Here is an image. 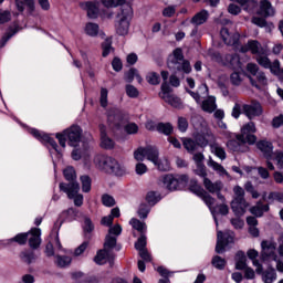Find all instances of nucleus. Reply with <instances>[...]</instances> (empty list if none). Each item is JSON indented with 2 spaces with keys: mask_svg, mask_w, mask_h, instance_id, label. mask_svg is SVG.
Instances as JSON below:
<instances>
[{
  "mask_svg": "<svg viewBox=\"0 0 283 283\" xmlns=\"http://www.w3.org/2000/svg\"><path fill=\"white\" fill-rule=\"evenodd\" d=\"M94 165L97 169H101V171L114 174L115 176H125L127 171L125 166L119 165L118 160L107 155H96L94 157Z\"/></svg>",
  "mask_w": 283,
  "mask_h": 283,
  "instance_id": "1",
  "label": "nucleus"
},
{
  "mask_svg": "<svg viewBox=\"0 0 283 283\" xmlns=\"http://www.w3.org/2000/svg\"><path fill=\"white\" fill-rule=\"evenodd\" d=\"M167 65L174 74L191 73V64L188 60H185V54H182V49L180 48L175 49L172 54L168 56Z\"/></svg>",
  "mask_w": 283,
  "mask_h": 283,
  "instance_id": "2",
  "label": "nucleus"
},
{
  "mask_svg": "<svg viewBox=\"0 0 283 283\" xmlns=\"http://www.w3.org/2000/svg\"><path fill=\"white\" fill-rule=\"evenodd\" d=\"M132 17H134V10L132 9V6L124 4L117 14V20L115 23L116 34L119 36H127V34H129Z\"/></svg>",
  "mask_w": 283,
  "mask_h": 283,
  "instance_id": "3",
  "label": "nucleus"
},
{
  "mask_svg": "<svg viewBox=\"0 0 283 283\" xmlns=\"http://www.w3.org/2000/svg\"><path fill=\"white\" fill-rule=\"evenodd\" d=\"M82 134L83 130L78 126L74 125L65 129L63 133H57L55 137L57 138L61 147L65 149V143L67 140L66 138H69V144L71 145V147H76V145L81 143Z\"/></svg>",
  "mask_w": 283,
  "mask_h": 283,
  "instance_id": "4",
  "label": "nucleus"
},
{
  "mask_svg": "<svg viewBox=\"0 0 283 283\" xmlns=\"http://www.w3.org/2000/svg\"><path fill=\"white\" fill-rule=\"evenodd\" d=\"M60 190L66 193L70 200H73L75 207H83V195L78 193L81 191L78 182L60 184Z\"/></svg>",
  "mask_w": 283,
  "mask_h": 283,
  "instance_id": "5",
  "label": "nucleus"
},
{
  "mask_svg": "<svg viewBox=\"0 0 283 283\" xmlns=\"http://www.w3.org/2000/svg\"><path fill=\"white\" fill-rule=\"evenodd\" d=\"M224 136L229 138L226 145L230 151H249V142L242 135L224 132Z\"/></svg>",
  "mask_w": 283,
  "mask_h": 283,
  "instance_id": "6",
  "label": "nucleus"
},
{
  "mask_svg": "<svg viewBox=\"0 0 283 283\" xmlns=\"http://www.w3.org/2000/svg\"><path fill=\"white\" fill-rule=\"evenodd\" d=\"M277 244L273 241L261 242V260L263 262H277Z\"/></svg>",
  "mask_w": 283,
  "mask_h": 283,
  "instance_id": "7",
  "label": "nucleus"
},
{
  "mask_svg": "<svg viewBox=\"0 0 283 283\" xmlns=\"http://www.w3.org/2000/svg\"><path fill=\"white\" fill-rule=\"evenodd\" d=\"M190 191L201 198L212 213L216 212V208H213V205H216V199L211 197V195H209L203 187L198 185V182H195L190 186Z\"/></svg>",
  "mask_w": 283,
  "mask_h": 283,
  "instance_id": "8",
  "label": "nucleus"
},
{
  "mask_svg": "<svg viewBox=\"0 0 283 283\" xmlns=\"http://www.w3.org/2000/svg\"><path fill=\"white\" fill-rule=\"evenodd\" d=\"M161 94L160 97L165 103H168L171 107H175V109H182V99H180L178 96L170 94L169 84L163 83L161 84Z\"/></svg>",
  "mask_w": 283,
  "mask_h": 283,
  "instance_id": "9",
  "label": "nucleus"
},
{
  "mask_svg": "<svg viewBox=\"0 0 283 283\" xmlns=\"http://www.w3.org/2000/svg\"><path fill=\"white\" fill-rule=\"evenodd\" d=\"M217 61L230 70H242V62H240L238 54H226L217 57Z\"/></svg>",
  "mask_w": 283,
  "mask_h": 283,
  "instance_id": "10",
  "label": "nucleus"
},
{
  "mask_svg": "<svg viewBox=\"0 0 283 283\" xmlns=\"http://www.w3.org/2000/svg\"><path fill=\"white\" fill-rule=\"evenodd\" d=\"M258 132V128H255V123L249 122L248 124L243 125L241 128V138H244L248 142V145H255L258 143V137L253 134Z\"/></svg>",
  "mask_w": 283,
  "mask_h": 283,
  "instance_id": "11",
  "label": "nucleus"
},
{
  "mask_svg": "<svg viewBox=\"0 0 283 283\" xmlns=\"http://www.w3.org/2000/svg\"><path fill=\"white\" fill-rule=\"evenodd\" d=\"M242 113L250 120H253V118H255L258 116H262V113H263L262 104H260V102H252L251 104H243Z\"/></svg>",
  "mask_w": 283,
  "mask_h": 283,
  "instance_id": "12",
  "label": "nucleus"
},
{
  "mask_svg": "<svg viewBox=\"0 0 283 283\" xmlns=\"http://www.w3.org/2000/svg\"><path fill=\"white\" fill-rule=\"evenodd\" d=\"M259 17L269 19V17H275V7L269 0H261L259 2V9L256 10Z\"/></svg>",
  "mask_w": 283,
  "mask_h": 283,
  "instance_id": "13",
  "label": "nucleus"
},
{
  "mask_svg": "<svg viewBox=\"0 0 283 283\" xmlns=\"http://www.w3.org/2000/svg\"><path fill=\"white\" fill-rule=\"evenodd\" d=\"M228 244H233V233L222 234V231L217 233V245L216 253H224V247Z\"/></svg>",
  "mask_w": 283,
  "mask_h": 283,
  "instance_id": "14",
  "label": "nucleus"
},
{
  "mask_svg": "<svg viewBox=\"0 0 283 283\" xmlns=\"http://www.w3.org/2000/svg\"><path fill=\"white\" fill-rule=\"evenodd\" d=\"M241 52H251V54H256L259 56L260 54H266V51H264V48H262V44L258 42V40H250L248 43L240 49Z\"/></svg>",
  "mask_w": 283,
  "mask_h": 283,
  "instance_id": "15",
  "label": "nucleus"
},
{
  "mask_svg": "<svg viewBox=\"0 0 283 283\" xmlns=\"http://www.w3.org/2000/svg\"><path fill=\"white\" fill-rule=\"evenodd\" d=\"M29 240V245L31 249H39L41 247V229L32 228L29 232H27Z\"/></svg>",
  "mask_w": 283,
  "mask_h": 283,
  "instance_id": "16",
  "label": "nucleus"
},
{
  "mask_svg": "<svg viewBox=\"0 0 283 283\" xmlns=\"http://www.w3.org/2000/svg\"><path fill=\"white\" fill-rule=\"evenodd\" d=\"M249 208V202L247 199L232 200L231 209L237 218H241L244 213H247V209Z\"/></svg>",
  "mask_w": 283,
  "mask_h": 283,
  "instance_id": "17",
  "label": "nucleus"
},
{
  "mask_svg": "<svg viewBox=\"0 0 283 283\" xmlns=\"http://www.w3.org/2000/svg\"><path fill=\"white\" fill-rule=\"evenodd\" d=\"M18 12H27L32 14L36 10V2L34 0H15Z\"/></svg>",
  "mask_w": 283,
  "mask_h": 283,
  "instance_id": "18",
  "label": "nucleus"
},
{
  "mask_svg": "<svg viewBox=\"0 0 283 283\" xmlns=\"http://www.w3.org/2000/svg\"><path fill=\"white\" fill-rule=\"evenodd\" d=\"M30 134H32L34 138H38V140H42V143H48L49 145L52 146V149H55L56 151H59V145L52 137H50V135L45 133H41L34 128L30 130Z\"/></svg>",
  "mask_w": 283,
  "mask_h": 283,
  "instance_id": "19",
  "label": "nucleus"
},
{
  "mask_svg": "<svg viewBox=\"0 0 283 283\" xmlns=\"http://www.w3.org/2000/svg\"><path fill=\"white\" fill-rule=\"evenodd\" d=\"M94 262L96 264H106V262H114V252L108 250H99L97 251Z\"/></svg>",
  "mask_w": 283,
  "mask_h": 283,
  "instance_id": "20",
  "label": "nucleus"
},
{
  "mask_svg": "<svg viewBox=\"0 0 283 283\" xmlns=\"http://www.w3.org/2000/svg\"><path fill=\"white\" fill-rule=\"evenodd\" d=\"M99 132H101V147L103 149H114L115 143L112 138L107 136V128L105 125H99Z\"/></svg>",
  "mask_w": 283,
  "mask_h": 283,
  "instance_id": "21",
  "label": "nucleus"
},
{
  "mask_svg": "<svg viewBox=\"0 0 283 283\" xmlns=\"http://www.w3.org/2000/svg\"><path fill=\"white\" fill-rule=\"evenodd\" d=\"M203 187L207 191H209V193H218L224 189V184H222L220 180L213 182L211 179L206 178L203 179Z\"/></svg>",
  "mask_w": 283,
  "mask_h": 283,
  "instance_id": "22",
  "label": "nucleus"
},
{
  "mask_svg": "<svg viewBox=\"0 0 283 283\" xmlns=\"http://www.w3.org/2000/svg\"><path fill=\"white\" fill-rule=\"evenodd\" d=\"M203 187L207 191H209V193H218L224 189V184H222L220 180L213 182L211 179L206 178L203 179Z\"/></svg>",
  "mask_w": 283,
  "mask_h": 283,
  "instance_id": "23",
  "label": "nucleus"
},
{
  "mask_svg": "<svg viewBox=\"0 0 283 283\" xmlns=\"http://www.w3.org/2000/svg\"><path fill=\"white\" fill-rule=\"evenodd\" d=\"M249 78H250L251 85H253V87H256V90H262V87H264L269 83V80L266 78V75L262 71L256 73L254 75V77L249 76Z\"/></svg>",
  "mask_w": 283,
  "mask_h": 283,
  "instance_id": "24",
  "label": "nucleus"
},
{
  "mask_svg": "<svg viewBox=\"0 0 283 283\" xmlns=\"http://www.w3.org/2000/svg\"><path fill=\"white\" fill-rule=\"evenodd\" d=\"M256 147L260 149V151H262L266 160H271L273 158L275 153H273V144L271 142L261 140L256 144Z\"/></svg>",
  "mask_w": 283,
  "mask_h": 283,
  "instance_id": "25",
  "label": "nucleus"
},
{
  "mask_svg": "<svg viewBox=\"0 0 283 283\" xmlns=\"http://www.w3.org/2000/svg\"><path fill=\"white\" fill-rule=\"evenodd\" d=\"M81 8L86 11L88 19H98V2H84Z\"/></svg>",
  "mask_w": 283,
  "mask_h": 283,
  "instance_id": "26",
  "label": "nucleus"
},
{
  "mask_svg": "<svg viewBox=\"0 0 283 283\" xmlns=\"http://www.w3.org/2000/svg\"><path fill=\"white\" fill-rule=\"evenodd\" d=\"M220 34L226 45H238V41H240V34L234 33L231 35L227 28H222Z\"/></svg>",
  "mask_w": 283,
  "mask_h": 283,
  "instance_id": "27",
  "label": "nucleus"
},
{
  "mask_svg": "<svg viewBox=\"0 0 283 283\" xmlns=\"http://www.w3.org/2000/svg\"><path fill=\"white\" fill-rule=\"evenodd\" d=\"M161 185L165 189H168V191H176L177 189H180L178 186V180L174 175H166L161 177Z\"/></svg>",
  "mask_w": 283,
  "mask_h": 283,
  "instance_id": "28",
  "label": "nucleus"
},
{
  "mask_svg": "<svg viewBox=\"0 0 283 283\" xmlns=\"http://www.w3.org/2000/svg\"><path fill=\"white\" fill-rule=\"evenodd\" d=\"M195 140L199 147H207L209 145V140H216V136L211 130H208L206 134L197 133L195 135Z\"/></svg>",
  "mask_w": 283,
  "mask_h": 283,
  "instance_id": "29",
  "label": "nucleus"
},
{
  "mask_svg": "<svg viewBox=\"0 0 283 283\" xmlns=\"http://www.w3.org/2000/svg\"><path fill=\"white\" fill-rule=\"evenodd\" d=\"M201 108L208 114H213V112L218 109V104H216V96H208V98L203 99Z\"/></svg>",
  "mask_w": 283,
  "mask_h": 283,
  "instance_id": "30",
  "label": "nucleus"
},
{
  "mask_svg": "<svg viewBox=\"0 0 283 283\" xmlns=\"http://www.w3.org/2000/svg\"><path fill=\"white\" fill-rule=\"evenodd\" d=\"M211 154H214L219 160H227V150L220 144L212 142L209 144Z\"/></svg>",
  "mask_w": 283,
  "mask_h": 283,
  "instance_id": "31",
  "label": "nucleus"
},
{
  "mask_svg": "<svg viewBox=\"0 0 283 283\" xmlns=\"http://www.w3.org/2000/svg\"><path fill=\"white\" fill-rule=\"evenodd\" d=\"M269 209H270L269 205H264L262 203V201H259L256 202L255 206L250 208V213H252V216H255V218H262L264 213L269 211Z\"/></svg>",
  "mask_w": 283,
  "mask_h": 283,
  "instance_id": "32",
  "label": "nucleus"
},
{
  "mask_svg": "<svg viewBox=\"0 0 283 283\" xmlns=\"http://www.w3.org/2000/svg\"><path fill=\"white\" fill-rule=\"evenodd\" d=\"M235 3H239L245 10V12H249L250 14H253L255 12V8H258V2L254 0H231Z\"/></svg>",
  "mask_w": 283,
  "mask_h": 283,
  "instance_id": "33",
  "label": "nucleus"
},
{
  "mask_svg": "<svg viewBox=\"0 0 283 283\" xmlns=\"http://www.w3.org/2000/svg\"><path fill=\"white\" fill-rule=\"evenodd\" d=\"M207 19H209V11L201 10L200 12L193 15L190 23H192V25L196 27L202 25L203 23H207Z\"/></svg>",
  "mask_w": 283,
  "mask_h": 283,
  "instance_id": "34",
  "label": "nucleus"
},
{
  "mask_svg": "<svg viewBox=\"0 0 283 283\" xmlns=\"http://www.w3.org/2000/svg\"><path fill=\"white\" fill-rule=\"evenodd\" d=\"M234 260H235L237 271H244V269L248 268V265H247V254H244L243 251L237 252Z\"/></svg>",
  "mask_w": 283,
  "mask_h": 283,
  "instance_id": "35",
  "label": "nucleus"
},
{
  "mask_svg": "<svg viewBox=\"0 0 283 283\" xmlns=\"http://www.w3.org/2000/svg\"><path fill=\"white\" fill-rule=\"evenodd\" d=\"M122 118H123V115L120 114V111H118L116 108H113V109L108 111V113H107V120L112 125H119Z\"/></svg>",
  "mask_w": 283,
  "mask_h": 283,
  "instance_id": "36",
  "label": "nucleus"
},
{
  "mask_svg": "<svg viewBox=\"0 0 283 283\" xmlns=\"http://www.w3.org/2000/svg\"><path fill=\"white\" fill-rule=\"evenodd\" d=\"M208 167L213 169V171H217L219 174V176H228L229 177V172L227 171V169H224V167L222 165H220L219 163L213 160V158H211V157H209Z\"/></svg>",
  "mask_w": 283,
  "mask_h": 283,
  "instance_id": "37",
  "label": "nucleus"
},
{
  "mask_svg": "<svg viewBox=\"0 0 283 283\" xmlns=\"http://www.w3.org/2000/svg\"><path fill=\"white\" fill-rule=\"evenodd\" d=\"M182 145L188 154H196V151H198V148L200 147L198 146L196 139L193 140L191 138H184Z\"/></svg>",
  "mask_w": 283,
  "mask_h": 283,
  "instance_id": "38",
  "label": "nucleus"
},
{
  "mask_svg": "<svg viewBox=\"0 0 283 283\" xmlns=\"http://www.w3.org/2000/svg\"><path fill=\"white\" fill-rule=\"evenodd\" d=\"M72 280H76L80 283H96V280L92 276H87L83 272H73L71 274Z\"/></svg>",
  "mask_w": 283,
  "mask_h": 283,
  "instance_id": "39",
  "label": "nucleus"
},
{
  "mask_svg": "<svg viewBox=\"0 0 283 283\" xmlns=\"http://www.w3.org/2000/svg\"><path fill=\"white\" fill-rule=\"evenodd\" d=\"M85 34L87 36H98V32H101V28L98 27L97 23L94 22H87L84 28Z\"/></svg>",
  "mask_w": 283,
  "mask_h": 283,
  "instance_id": "40",
  "label": "nucleus"
},
{
  "mask_svg": "<svg viewBox=\"0 0 283 283\" xmlns=\"http://www.w3.org/2000/svg\"><path fill=\"white\" fill-rule=\"evenodd\" d=\"M160 156V153L157 150L156 147H151V146H148L146 147V158L147 160H149L150 163H158V158Z\"/></svg>",
  "mask_w": 283,
  "mask_h": 283,
  "instance_id": "41",
  "label": "nucleus"
},
{
  "mask_svg": "<svg viewBox=\"0 0 283 283\" xmlns=\"http://www.w3.org/2000/svg\"><path fill=\"white\" fill-rule=\"evenodd\" d=\"M156 129L159 132V134L169 136L174 133V125H171V123H159L157 124Z\"/></svg>",
  "mask_w": 283,
  "mask_h": 283,
  "instance_id": "42",
  "label": "nucleus"
},
{
  "mask_svg": "<svg viewBox=\"0 0 283 283\" xmlns=\"http://www.w3.org/2000/svg\"><path fill=\"white\" fill-rule=\"evenodd\" d=\"M129 224H132L133 229H136V231H139L142 234L147 232V224L138 219H130Z\"/></svg>",
  "mask_w": 283,
  "mask_h": 283,
  "instance_id": "43",
  "label": "nucleus"
},
{
  "mask_svg": "<svg viewBox=\"0 0 283 283\" xmlns=\"http://www.w3.org/2000/svg\"><path fill=\"white\" fill-rule=\"evenodd\" d=\"M82 184V191L84 193H90L92 191V178L87 175H83L80 177Z\"/></svg>",
  "mask_w": 283,
  "mask_h": 283,
  "instance_id": "44",
  "label": "nucleus"
},
{
  "mask_svg": "<svg viewBox=\"0 0 283 283\" xmlns=\"http://www.w3.org/2000/svg\"><path fill=\"white\" fill-rule=\"evenodd\" d=\"M63 174H64L65 180H67L70 182L69 185H72V182H77V181H75L76 180V170L74 169V167H72V166L66 167L64 169Z\"/></svg>",
  "mask_w": 283,
  "mask_h": 283,
  "instance_id": "45",
  "label": "nucleus"
},
{
  "mask_svg": "<svg viewBox=\"0 0 283 283\" xmlns=\"http://www.w3.org/2000/svg\"><path fill=\"white\" fill-rule=\"evenodd\" d=\"M155 167H157L158 171H169L171 166L169 165V160L167 158H158L157 163H154Z\"/></svg>",
  "mask_w": 283,
  "mask_h": 283,
  "instance_id": "46",
  "label": "nucleus"
},
{
  "mask_svg": "<svg viewBox=\"0 0 283 283\" xmlns=\"http://www.w3.org/2000/svg\"><path fill=\"white\" fill-rule=\"evenodd\" d=\"M55 264L60 269H65V266H70V264H72V258L65 255H56Z\"/></svg>",
  "mask_w": 283,
  "mask_h": 283,
  "instance_id": "47",
  "label": "nucleus"
},
{
  "mask_svg": "<svg viewBox=\"0 0 283 283\" xmlns=\"http://www.w3.org/2000/svg\"><path fill=\"white\" fill-rule=\"evenodd\" d=\"M277 280V273L273 269L266 270L262 274V281L264 283H273Z\"/></svg>",
  "mask_w": 283,
  "mask_h": 283,
  "instance_id": "48",
  "label": "nucleus"
},
{
  "mask_svg": "<svg viewBox=\"0 0 283 283\" xmlns=\"http://www.w3.org/2000/svg\"><path fill=\"white\" fill-rule=\"evenodd\" d=\"M211 264H212V266H214V269L222 271L227 266V260H224L223 258H221L219 255H216L212 258Z\"/></svg>",
  "mask_w": 283,
  "mask_h": 283,
  "instance_id": "49",
  "label": "nucleus"
},
{
  "mask_svg": "<svg viewBox=\"0 0 283 283\" xmlns=\"http://www.w3.org/2000/svg\"><path fill=\"white\" fill-rule=\"evenodd\" d=\"M263 200L264 202H268V205H273L276 200V202H280V192L272 191L266 196V192L263 193Z\"/></svg>",
  "mask_w": 283,
  "mask_h": 283,
  "instance_id": "50",
  "label": "nucleus"
},
{
  "mask_svg": "<svg viewBox=\"0 0 283 283\" xmlns=\"http://www.w3.org/2000/svg\"><path fill=\"white\" fill-rule=\"evenodd\" d=\"M12 242H17L18 244H25L28 242V232L19 233L14 238L7 240V244H12Z\"/></svg>",
  "mask_w": 283,
  "mask_h": 283,
  "instance_id": "51",
  "label": "nucleus"
},
{
  "mask_svg": "<svg viewBox=\"0 0 283 283\" xmlns=\"http://www.w3.org/2000/svg\"><path fill=\"white\" fill-rule=\"evenodd\" d=\"M20 258H21L22 262H24L25 264H32V262H34V260H36V258L34 256V252H32V251L21 252Z\"/></svg>",
  "mask_w": 283,
  "mask_h": 283,
  "instance_id": "52",
  "label": "nucleus"
},
{
  "mask_svg": "<svg viewBox=\"0 0 283 283\" xmlns=\"http://www.w3.org/2000/svg\"><path fill=\"white\" fill-rule=\"evenodd\" d=\"M104 249L105 251H112V249H116V237L107 234L104 242Z\"/></svg>",
  "mask_w": 283,
  "mask_h": 283,
  "instance_id": "53",
  "label": "nucleus"
},
{
  "mask_svg": "<svg viewBox=\"0 0 283 283\" xmlns=\"http://www.w3.org/2000/svg\"><path fill=\"white\" fill-rule=\"evenodd\" d=\"M271 160H275L277 169L283 170V151L275 150Z\"/></svg>",
  "mask_w": 283,
  "mask_h": 283,
  "instance_id": "54",
  "label": "nucleus"
},
{
  "mask_svg": "<svg viewBox=\"0 0 283 283\" xmlns=\"http://www.w3.org/2000/svg\"><path fill=\"white\" fill-rule=\"evenodd\" d=\"M256 63H259L261 67H264L265 70L271 67V60L264 54L256 55Z\"/></svg>",
  "mask_w": 283,
  "mask_h": 283,
  "instance_id": "55",
  "label": "nucleus"
},
{
  "mask_svg": "<svg viewBox=\"0 0 283 283\" xmlns=\"http://www.w3.org/2000/svg\"><path fill=\"white\" fill-rule=\"evenodd\" d=\"M135 249L138 252L147 249V237L145 235V233L140 234V237L138 238L137 242L135 243Z\"/></svg>",
  "mask_w": 283,
  "mask_h": 283,
  "instance_id": "56",
  "label": "nucleus"
},
{
  "mask_svg": "<svg viewBox=\"0 0 283 283\" xmlns=\"http://www.w3.org/2000/svg\"><path fill=\"white\" fill-rule=\"evenodd\" d=\"M102 56H109V54H112V52H114V48H112V40L111 39H106V41L102 44Z\"/></svg>",
  "mask_w": 283,
  "mask_h": 283,
  "instance_id": "57",
  "label": "nucleus"
},
{
  "mask_svg": "<svg viewBox=\"0 0 283 283\" xmlns=\"http://www.w3.org/2000/svg\"><path fill=\"white\" fill-rule=\"evenodd\" d=\"M244 189L248 193L252 196L254 200H258V198H260V192L255 190V187H253V184H251V181L245 182Z\"/></svg>",
  "mask_w": 283,
  "mask_h": 283,
  "instance_id": "58",
  "label": "nucleus"
},
{
  "mask_svg": "<svg viewBox=\"0 0 283 283\" xmlns=\"http://www.w3.org/2000/svg\"><path fill=\"white\" fill-rule=\"evenodd\" d=\"M268 70L275 76H280L282 74V69H280V61L275 60L274 62H270V66H268Z\"/></svg>",
  "mask_w": 283,
  "mask_h": 283,
  "instance_id": "59",
  "label": "nucleus"
},
{
  "mask_svg": "<svg viewBox=\"0 0 283 283\" xmlns=\"http://www.w3.org/2000/svg\"><path fill=\"white\" fill-rule=\"evenodd\" d=\"M12 20V13L9 10L0 9V25Z\"/></svg>",
  "mask_w": 283,
  "mask_h": 283,
  "instance_id": "60",
  "label": "nucleus"
},
{
  "mask_svg": "<svg viewBox=\"0 0 283 283\" xmlns=\"http://www.w3.org/2000/svg\"><path fill=\"white\" fill-rule=\"evenodd\" d=\"M177 125L179 132H181L182 134H185V132L189 129V122L187 120L186 117H178Z\"/></svg>",
  "mask_w": 283,
  "mask_h": 283,
  "instance_id": "61",
  "label": "nucleus"
},
{
  "mask_svg": "<svg viewBox=\"0 0 283 283\" xmlns=\"http://www.w3.org/2000/svg\"><path fill=\"white\" fill-rule=\"evenodd\" d=\"M102 3L105 8H118L125 3V0H102Z\"/></svg>",
  "mask_w": 283,
  "mask_h": 283,
  "instance_id": "62",
  "label": "nucleus"
},
{
  "mask_svg": "<svg viewBox=\"0 0 283 283\" xmlns=\"http://www.w3.org/2000/svg\"><path fill=\"white\" fill-rule=\"evenodd\" d=\"M149 206L147 203H142L139 206V209L137 211L139 218H143L145 220V218H147V216H149Z\"/></svg>",
  "mask_w": 283,
  "mask_h": 283,
  "instance_id": "63",
  "label": "nucleus"
},
{
  "mask_svg": "<svg viewBox=\"0 0 283 283\" xmlns=\"http://www.w3.org/2000/svg\"><path fill=\"white\" fill-rule=\"evenodd\" d=\"M234 199L233 200H245L244 199V188L235 186L233 188Z\"/></svg>",
  "mask_w": 283,
  "mask_h": 283,
  "instance_id": "64",
  "label": "nucleus"
}]
</instances>
